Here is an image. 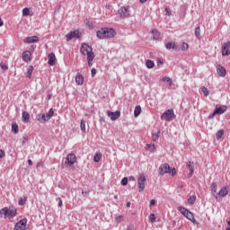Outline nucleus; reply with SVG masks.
Masks as SVG:
<instances>
[{
  "label": "nucleus",
  "mask_w": 230,
  "mask_h": 230,
  "mask_svg": "<svg viewBox=\"0 0 230 230\" xmlns=\"http://www.w3.org/2000/svg\"><path fill=\"white\" fill-rule=\"evenodd\" d=\"M162 82H167L169 87H172V85H173V82L172 81V78L168 76L163 77Z\"/></svg>",
  "instance_id": "obj_27"
},
{
  "label": "nucleus",
  "mask_w": 230,
  "mask_h": 230,
  "mask_svg": "<svg viewBox=\"0 0 230 230\" xmlns=\"http://www.w3.org/2000/svg\"><path fill=\"white\" fill-rule=\"evenodd\" d=\"M82 195L83 197H87V195H89V191H82Z\"/></svg>",
  "instance_id": "obj_62"
},
{
  "label": "nucleus",
  "mask_w": 230,
  "mask_h": 230,
  "mask_svg": "<svg viewBox=\"0 0 230 230\" xmlns=\"http://www.w3.org/2000/svg\"><path fill=\"white\" fill-rule=\"evenodd\" d=\"M86 24L88 25V28H93V22H86Z\"/></svg>",
  "instance_id": "obj_64"
},
{
  "label": "nucleus",
  "mask_w": 230,
  "mask_h": 230,
  "mask_svg": "<svg viewBox=\"0 0 230 230\" xmlns=\"http://www.w3.org/2000/svg\"><path fill=\"white\" fill-rule=\"evenodd\" d=\"M22 58L23 62H30L31 60V52L30 50L23 51Z\"/></svg>",
  "instance_id": "obj_15"
},
{
  "label": "nucleus",
  "mask_w": 230,
  "mask_h": 230,
  "mask_svg": "<svg viewBox=\"0 0 230 230\" xmlns=\"http://www.w3.org/2000/svg\"><path fill=\"white\" fill-rule=\"evenodd\" d=\"M218 195H219V197H226V195H227V188L223 187V188L219 190V192L217 193V197H218Z\"/></svg>",
  "instance_id": "obj_26"
},
{
  "label": "nucleus",
  "mask_w": 230,
  "mask_h": 230,
  "mask_svg": "<svg viewBox=\"0 0 230 230\" xmlns=\"http://www.w3.org/2000/svg\"><path fill=\"white\" fill-rule=\"evenodd\" d=\"M14 230H26V219H22L14 226Z\"/></svg>",
  "instance_id": "obj_9"
},
{
  "label": "nucleus",
  "mask_w": 230,
  "mask_h": 230,
  "mask_svg": "<svg viewBox=\"0 0 230 230\" xmlns=\"http://www.w3.org/2000/svg\"><path fill=\"white\" fill-rule=\"evenodd\" d=\"M222 55L223 57H227V55H230V41L224 43L222 47Z\"/></svg>",
  "instance_id": "obj_10"
},
{
  "label": "nucleus",
  "mask_w": 230,
  "mask_h": 230,
  "mask_svg": "<svg viewBox=\"0 0 230 230\" xmlns=\"http://www.w3.org/2000/svg\"><path fill=\"white\" fill-rule=\"evenodd\" d=\"M149 220H150L151 224H155V214L149 215Z\"/></svg>",
  "instance_id": "obj_48"
},
{
  "label": "nucleus",
  "mask_w": 230,
  "mask_h": 230,
  "mask_svg": "<svg viewBox=\"0 0 230 230\" xmlns=\"http://www.w3.org/2000/svg\"><path fill=\"white\" fill-rule=\"evenodd\" d=\"M178 211H180V213H181V215H183V217H187L188 220H190L193 224H199L195 220V217H193V213L190 212V210H188L186 208L179 207Z\"/></svg>",
  "instance_id": "obj_2"
},
{
  "label": "nucleus",
  "mask_w": 230,
  "mask_h": 230,
  "mask_svg": "<svg viewBox=\"0 0 230 230\" xmlns=\"http://www.w3.org/2000/svg\"><path fill=\"white\" fill-rule=\"evenodd\" d=\"M201 91L204 94V96H209V90L206 88V86L201 87Z\"/></svg>",
  "instance_id": "obj_46"
},
{
  "label": "nucleus",
  "mask_w": 230,
  "mask_h": 230,
  "mask_svg": "<svg viewBox=\"0 0 230 230\" xmlns=\"http://www.w3.org/2000/svg\"><path fill=\"white\" fill-rule=\"evenodd\" d=\"M127 184H128V178L124 177V178L121 180V185H122V186H127Z\"/></svg>",
  "instance_id": "obj_49"
},
{
  "label": "nucleus",
  "mask_w": 230,
  "mask_h": 230,
  "mask_svg": "<svg viewBox=\"0 0 230 230\" xmlns=\"http://www.w3.org/2000/svg\"><path fill=\"white\" fill-rule=\"evenodd\" d=\"M156 64H157L158 66H163V64H164L163 59L161 58H158L156 59Z\"/></svg>",
  "instance_id": "obj_52"
},
{
  "label": "nucleus",
  "mask_w": 230,
  "mask_h": 230,
  "mask_svg": "<svg viewBox=\"0 0 230 230\" xmlns=\"http://www.w3.org/2000/svg\"><path fill=\"white\" fill-rule=\"evenodd\" d=\"M80 128H81V132H85V120L81 119Z\"/></svg>",
  "instance_id": "obj_40"
},
{
  "label": "nucleus",
  "mask_w": 230,
  "mask_h": 230,
  "mask_svg": "<svg viewBox=\"0 0 230 230\" xmlns=\"http://www.w3.org/2000/svg\"><path fill=\"white\" fill-rule=\"evenodd\" d=\"M187 168H189L190 170V173H189V179L191 177V175H193V172H195V165L193 164V162L189 161L187 162Z\"/></svg>",
  "instance_id": "obj_19"
},
{
  "label": "nucleus",
  "mask_w": 230,
  "mask_h": 230,
  "mask_svg": "<svg viewBox=\"0 0 230 230\" xmlns=\"http://www.w3.org/2000/svg\"><path fill=\"white\" fill-rule=\"evenodd\" d=\"M149 206L150 207L155 206V199H151L150 202H149Z\"/></svg>",
  "instance_id": "obj_60"
},
{
  "label": "nucleus",
  "mask_w": 230,
  "mask_h": 230,
  "mask_svg": "<svg viewBox=\"0 0 230 230\" xmlns=\"http://www.w3.org/2000/svg\"><path fill=\"white\" fill-rule=\"evenodd\" d=\"M217 73L219 76H226V67L222 66V65H217Z\"/></svg>",
  "instance_id": "obj_17"
},
{
  "label": "nucleus",
  "mask_w": 230,
  "mask_h": 230,
  "mask_svg": "<svg viewBox=\"0 0 230 230\" xmlns=\"http://www.w3.org/2000/svg\"><path fill=\"white\" fill-rule=\"evenodd\" d=\"M118 13L121 19H127V17L130 16L128 7H120L118 11Z\"/></svg>",
  "instance_id": "obj_6"
},
{
  "label": "nucleus",
  "mask_w": 230,
  "mask_h": 230,
  "mask_svg": "<svg viewBox=\"0 0 230 230\" xmlns=\"http://www.w3.org/2000/svg\"><path fill=\"white\" fill-rule=\"evenodd\" d=\"M222 136H224V129L218 130L216 134L217 139H222Z\"/></svg>",
  "instance_id": "obj_38"
},
{
  "label": "nucleus",
  "mask_w": 230,
  "mask_h": 230,
  "mask_svg": "<svg viewBox=\"0 0 230 230\" xmlns=\"http://www.w3.org/2000/svg\"><path fill=\"white\" fill-rule=\"evenodd\" d=\"M22 15H23V17H26V16L30 15V8H28V7L23 8L22 9Z\"/></svg>",
  "instance_id": "obj_41"
},
{
  "label": "nucleus",
  "mask_w": 230,
  "mask_h": 230,
  "mask_svg": "<svg viewBox=\"0 0 230 230\" xmlns=\"http://www.w3.org/2000/svg\"><path fill=\"white\" fill-rule=\"evenodd\" d=\"M38 121H40V123H46V121H49V119H48L46 114H39Z\"/></svg>",
  "instance_id": "obj_23"
},
{
  "label": "nucleus",
  "mask_w": 230,
  "mask_h": 230,
  "mask_svg": "<svg viewBox=\"0 0 230 230\" xmlns=\"http://www.w3.org/2000/svg\"><path fill=\"white\" fill-rule=\"evenodd\" d=\"M55 114V111H53V108H51L49 112L46 114L47 119H51L53 118V115Z\"/></svg>",
  "instance_id": "obj_37"
},
{
  "label": "nucleus",
  "mask_w": 230,
  "mask_h": 230,
  "mask_svg": "<svg viewBox=\"0 0 230 230\" xmlns=\"http://www.w3.org/2000/svg\"><path fill=\"white\" fill-rule=\"evenodd\" d=\"M5 154H4V150L0 149V159H3V157H4Z\"/></svg>",
  "instance_id": "obj_58"
},
{
  "label": "nucleus",
  "mask_w": 230,
  "mask_h": 230,
  "mask_svg": "<svg viewBox=\"0 0 230 230\" xmlns=\"http://www.w3.org/2000/svg\"><path fill=\"white\" fill-rule=\"evenodd\" d=\"M27 201H28V197L23 196L19 199L18 204L19 206H24Z\"/></svg>",
  "instance_id": "obj_30"
},
{
  "label": "nucleus",
  "mask_w": 230,
  "mask_h": 230,
  "mask_svg": "<svg viewBox=\"0 0 230 230\" xmlns=\"http://www.w3.org/2000/svg\"><path fill=\"white\" fill-rule=\"evenodd\" d=\"M80 51L82 55L89 57V55H94V52H93V47L89 46L87 43H83L81 45Z\"/></svg>",
  "instance_id": "obj_4"
},
{
  "label": "nucleus",
  "mask_w": 230,
  "mask_h": 230,
  "mask_svg": "<svg viewBox=\"0 0 230 230\" xmlns=\"http://www.w3.org/2000/svg\"><path fill=\"white\" fill-rule=\"evenodd\" d=\"M0 66L3 71H8V66L4 65L3 62L1 63Z\"/></svg>",
  "instance_id": "obj_51"
},
{
  "label": "nucleus",
  "mask_w": 230,
  "mask_h": 230,
  "mask_svg": "<svg viewBox=\"0 0 230 230\" xmlns=\"http://www.w3.org/2000/svg\"><path fill=\"white\" fill-rule=\"evenodd\" d=\"M165 48H166V49H179L177 44H175V42H173V41L167 42L165 44Z\"/></svg>",
  "instance_id": "obj_21"
},
{
  "label": "nucleus",
  "mask_w": 230,
  "mask_h": 230,
  "mask_svg": "<svg viewBox=\"0 0 230 230\" xmlns=\"http://www.w3.org/2000/svg\"><path fill=\"white\" fill-rule=\"evenodd\" d=\"M33 73V66H29L27 68V77L31 78V74Z\"/></svg>",
  "instance_id": "obj_35"
},
{
  "label": "nucleus",
  "mask_w": 230,
  "mask_h": 230,
  "mask_svg": "<svg viewBox=\"0 0 230 230\" xmlns=\"http://www.w3.org/2000/svg\"><path fill=\"white\" fill-rule=\"evenodd\" d=\"M168 173H170V175H172V177H174L175 173H177V171L175 170V168H171L169 167V172Z\"/></svg>",
  "instance_id": "obj_47"
},
{
  "label": "nucleus",
  "mask_w": 230,
  "mask_h": 230,
  "mask_svg": "<svg viewBox=\"0 0 230 230\" xmlns=\"http://www.w3.org/2000/svg\"><path fill=\"white\" fill-rule=\"evenodd\" d=\"M26 143H28V137H23L22 141V146H24V145H26Z\"/></svg>",
  "instance_id": "obj_53"
},
{
  "label": "nucleus",
  "mask_w": 230,
  "mask_h": 230,
  "mask_svg": "<svg viewBox=\"0 0 230 230\" xmlns=\"http://www.w3.org/2000/svg\"><path fill=\"white\" fill-rule=\"evenodd\" d=\"M169 172H170V164H163L158 168L159 175H164L165 173H168Z\"/></svg>",
  "instance_id": "obj_8"
},
{
  "label": "nucleus",
  "mask_w": 230,
  "mask_h": 230,
  "mask_svg": "<svg viewBox=\"0 0 230 230\" xmlns=\"http://www.w3.org/2000/svg\"><path fill=\"white\" fill-rule=\"evenodd\" d=\"M175 118H176L175 113L172 109L165 111L164 114L161 116V119H164V121H173Z\"/></svg>",
  "instance_id": "obj_3"
},
{
  "label": "nucleus",
  "mask_w": 230,
  "mask_h": 230,
  "mask_svg": "<svg viewBox=\"0 0 230 230\" xmlns=\"http://www.w3.org/2000/svg\"><path fill=\"white\" fill-rule=\"evenodd\" d=\"M146 150H151V152H155V146L147 144L146 146Z\"/></svg>",
  "instance_id": "obj_39"
},
{
  "label": "nucleus",
  "mask_w": 230,
  "mask_h": 230,
  "mask_svg": "<svg viewBox=\"0 0 230 230\" xmlns=\"http://www.w3.org/2000/svg\"><path fill=\"white\" fill-rule=\"evenodd\" d=\"M57 201L58 202V206L59 208H62V199L58 198V199H57Z\"/></svg>",
  "instance_id": "obj_57"
},
{
  "label": "nucleus",
  "mask_w": 230,
  "mask_h": 230,
  "mask_svg": "<svg viewBox=\"0 0 230 230\" xmlns=\"http://www.w3.org/2000/svg\"><path fill=\"white\" fill-rule=\"evenodd\" d=\"M159 134H161V131H157L156 133H153V135H152L153 141H157V139H159Z\"/></svg>",
  "instance_id": "obj_42"
},
{
  "label": "nucleus",
  "mask_w": 230,
  "mask_h": 230,
  "mask_svg": "<svg viewBox=\"0 0 230 230\" xmlns=\"http://www.w3.org/2000/svg\"><path fill=\"white\" fill-rule=\"evenodd\" d=\"M145 182H146L145 174H140L137 181L139 193L145 191Z\"/></svg>",
  "instance_id": "obj_5"
},
{
  "label": "nucleus",
  "mask_w": 230,
  "mask_h": 230,
  "mask_svg": "<svg viewBox=\"0 0 230 230\" xmlns=\"http://www.w3.org/2000/svg\"><path fill=\"white\" fill-rule=\"evenodd\" d=\"M75 84H77V85H84V75H82V74L78 73L76 75Z\"/></svg>",
  "instance_id": "obj_20"
},
{
  "label": "nucleus",
  "mask_w": 230,
  "mask_h": 230,
  "mask_svg": "<svg viewBox=\"0 0 230 230\" xmlns=\"http://www.w3.org/2000/svg\"><path fill=\"white\" fill-rule=\"evenodd\" d=\"M122 220H123V216H118L117 217H115V222L117 224H121Z\"/></svg>",
  "instance_id": "obj_50"
},
{
  "label": "nucleus",
  "mask_w": 230,
  "mask_h": 230,
  "mask_svg": "<svg viewBox=\"0 0 230 230\" xmlns=\"http://www.w3.org/2000/svg\"><path fill=\"white\" fill-rule=\"evenodd\" d=\"M127 230H136V228L134 227L133 225H129L128 226Z\"/></svg>",
  "instance_id": "obj_59"
},
{
  "label": "nucleus",
  "mask_w": 230,
  "mask_h": 230,
  "mask_svg": "<svg viewBox=\"0 0 230 230\" xmlns=\"http://www.w3.org/2000/svg\"><path fill=\"white\" fill-rule=\"evenodd\" d=\"M141 114V106H136L135 111H134V117L137 118Z\"/></svg>",
  "instance_id": "obj_29"
},
{
  "label": "nucleus",
  "mask_w": 230,
  "mask_h": 230,
  "mask_svg": "<svg viewBox=\"0 0 230 230\" xmlns=\"http://www.w3.org/2000/svg\"><path fill=\"white\" fill-rule=\"evenodd\" d=\"M214 111L217 112V114H224V112L227 111V106L217 105Z\"/></svg>",
  "instance_id": "obj_16"
},
{
  "label": "nucleus",
  "mask_w": 230,
  "mask_h": 230,
  "mask_svg": "<svg viewBox=\"0 0 230 230\" xmlns=\"http://www.w3.org/2000/svg\"><path fill=\"white\" fill-rule=\"evenodd\" d=\"M27 163L29 166H33V162L31 161V159H29Z\"/></svg>",
  "instance_id": "obj_63"
},
{
  "label": "nucleus",
  "mask_w": 230,
  "mask_h": 230,
  "mask_svg": "<svg viewBox=\"0 0 230 230\" xmlns=\"http://www.w3.org/2000/svg\"><path fill=\"white\" fill-rule=\"evenodd\" d=\"M40 39L38 36H30L27 37V39L25 40V42H27L28 44H35V42H39Z\"/></svg>",
  "instance_id": "obj_18"
},
{
  "label": "nucleus",
  "mask_w": 230,
  "mask_h": 230,
  "mask_svg": "<svg viewBox=\"0 0 230 230\" xmlns=\"http://www.w3.org/2000/svg\"><path fill=\"white\" fill-rule=\"evenodd\" d=\"M22 119L24 123H30V113L28 111H22Z\"/></svg>",
  "instance_id": "obj_22"
},
{
  "label": "nucleus",
  "mask_w": 230,
  "mask_h": 230,
  "mask_svg": "<svg viewBox=\"0 0 230 230\" xmlns=\"http://www.w3.org/2000/svg\"><path fill=\"white\" fill-rule=\"evenodd\" d=\"M217 114V111L214 110V111L208 116V119H213L215 118V115Z\"/></svg>",
  "instance_id": "obj_54"
},
{
  "label": "nucleus",
  "mask_w": 230,
  "mask_h": 230,
  "mask_svg": "<svg viewBox=\"0 0 230 230\" xmlns=\"http://www.w3.org/2000/svg\"><path fill=\"white\" fill-rule=\"evenodd\" d=\"M146 66L147 69H154V67H155V63L153 60L147 59L146 61Z\"/></svg>",
  "instance_id": "obj_25"
},
{
  "label": "nucleus",
  "mask_w": 230,
  "mask_h": 230,
  "mask_svg": "<svg viewBox=\"0 0 230 230\" xmlns=\"http://www.w3.org/2000/svg\"><path fill=\"white\" fill-rule=\"evenodd\" d=\"M97 39L101 40L105 39H112L116 37V30L109 27H104L96 31Z\"/></svg>",
  "instance_id": "obj_1"
},
{
  "label": "nucleus",
  "mask_w": 230,
  "mask_h": 230,
  "mask_svg": "<svg viewBox=\"0 0 230 230\" xmlns=\"http://www.w3.org/2000/svg\"><path fill=\"white\" fill-rule=\"evenodd\" d=\"M108 118L111 119V121H116L120 116H121V111H107Z\"/></svg>",
  "instance_id": "obj_7"
},
{
  "label": "nucleus",
  "mask_w": 230,
  "mask_h": 230,
  "mask_svg": "<svg viewBox=\"0 0 230 230\" xmlns=\"http://www.w3.org/2000/svg\"><path fill=\"white\" fill-rule=\"evenodd\" d=\"M71 32H72L74 39H80V37H82V34H80V31H78V30L72 31Z\"/></svg>",
  "instance_id": "obj_34"
},
{
  "label": "nucleus",
  "mask_w": 230,
  "mask_h": 230,
  "mask_svg": "<svg viewBox=\"0 0 230 230\" xmlns=\"http://www.w3.org/2000/svg\"><path fill=\"white\" fill-rule=\"evenodd\" d=\"M0 215L1 217H4V218H6V217H8V208L5 207L0 209Z\"/></svg>",
  "instance_id": "obj_28"
},
{
  "label": "nucleus",
  "mask_w": 230,
  "mask_h": 230,
  "mask_svg": "<svg viewBox=\"0 0 230 230\" xmlns=\"http://www.w3.org/2000/svg\"><path fill=\"white\" fill-rule=\"evenodd\" d=\"M151 33L153 35L154 40H159V37L161 35V33H159V31H157L156 29H153L151 31Z\"/></svg>",
  "instance_id": "obj_24"
},
{
  "label": "nucleus",
  "mask_w": 230,
  "mask_h": 230,
  "mask_svg": "<svg viewBox=\"0 0 230 230\" xmlns=\"http://www.w3.org/2000/svg\"><path fill=\"white\" fill-rule=\"evenodd\" d=\"M128 181H129V182H135L136 183V178L134 176H129Z\"/></svg>",
  "instance_id": "obj_55"
},
{
  "label": "nucleus",
  "mask_w": 230,
  "mask_h": 230,
  "mask_svg": "<svg viewBox=\"0 0 230 230\" xmlns=\"http://www.w3.org/2000/svg\"><path fill=\"white\" fill-rule=\"evenodd\" d=\"M181 48V51H186L190 48V45H188V43L186 42H182Z\"/></svg>",
  "instance_id": "obj_43"
},
{
  "label": "nucleus",
  "mask_w": 230,
  "mask_h": 230,
  "mask_svg": "<svg viewBox=\"0 0 230 230\" xmlns=\"http://www.w3.org/2000/svg\"><path fill=\"white\" fill-rule=\"evenodd\" d=\"M91 74H92V78H94V76L96 75V70H95V68H92Z\"/></svg>",
  "instance_id": "obj_56"
},
{
  "label": "nucleus",
  "mask_w": 230,
  "mask_h": 230,
  "mask_svg": "<svg viewBox=\"0 0 230 230\" xmlns=\"http://www.w3.org/2000/svg\"><path fill=\"white\" fill-rule=\"evenodd\" d=\"M217 188H218L217 182H212L210 186L211 193L215 197L216 200H218V193H217Z\"/></svg>",
  "instance_id": "obj_13"
},
{
  "label": "nucleus",
  "mask_w": 230,
  "mask_h": 230,
  "mask_svg": "<svg viewBox=\"0 0 230 230\" xmlns=\"http://www.w3.org/2000/svg\"><path fill=\"white\" fill-rule=\"evenodd\" d=\"M66 160L68 164L73 165L75 163H76V155L75 154H68Z\"/></svg>",
  "instance_id": "obj_12"
},
{
  "label": "nucleus",
  "mask_w": 230,
  "mask_h": 230,
  "mask_svg": "<svg viewBox=\"0 0 230 230\" xmlns=\"http://www.w3.org/2000/svg\"><path fill=\"white\" fill-rule=\"evenodd\" d=\"M48 64L49 66H55L56 61H57V57L55 56V53H50L48 55Z\"/></svg>",
  "instance_id": "obj_14"
},
{
  "label": "nucleus",
  "mask_w": 230,
  "mask_h": 230,
  "mask_svg": "<svg viewBox=\"0 0 230 230\" xmlns=\"http://www.w3.org/2000/svg\"><path fill=\"white\" fill-rule=\"evenodd\" d=\"M93 60H94V55H93V54L88 55L87 62H88L89 67H91V66H93Z\"/></svg>",
  "instance_id": "obj_33"
},
{
  "label": "nucleus",
  "mask_w": 230,
  "mask_h": 230,
  "mask_svg": "<svg viewBox=\"0 0 230 230\" xmlns=\"http://www.w3.org/2000/svg\"><path fill=\"white\" fill-rule=\"evenodd\" d=\"M12 130H13V134H19V125H17V123H13Z\"/></svg>",
  "instance_id": "obj_32"
},
{
  "label": "nucleus",
  "mask_w": 230,
  "mask_h": 230,
  "mask_svg": "<svg viewBox=\"0 0 230 230\" xmlns=\"http://www.w3.org/2000/svg\"><path fill=\"white\" fill-rule=\"evenodd\" d=\"M196 200H197V196L195 195L190 196V198L188 199V202L189 204H190V206H193Z\"/></svg>",
  "instance_id": "obj_31"
},
{
  "label": "nucleus",
  "mask_w": 230,
  "mask_h": 230,
  "mask_svg": "<svg viewBox=\"0 0 230 230\" xmlns=\"http://www.w3.org/2000/svg\"><path fill=\"white\" fill-rule=\"evenodd\" d=\"M13 217H17V208L13 206H10L8 208V216L7 217L10 219L13 218Z\"/></svg>",
  "instance_id": "obj_11"
},
{
  "label": "nucleus",
  "mask_w": 230,
  "mask_h": 230,
  "mask_svg": "<svg viewBox=\"0 0 230 230\" xmlns=\"http://www.w3.org/2000/svg\"><path fill=\"white\" fill-rule=\"evenodd\" d=\"M166 15L170 16L172 15V13L170 12V9L168 7L165 8Z\"/></svg>",
  "instance_id": "obj_61"
},
{
  "label": "nucleus",
  "mask_w": 230,
  "mask_h": 230,
  "mask_svg": "<svg viewBox=\"0 0 230 230\" xmlns=\"http://www.w3.org/2000/svg\"><path fill=\"white\" fill-rule=\"evenodd\" d=\"M102 159V154L96 153L93 156L94 163H100V160Z\"/></svg>",
  "instance_id": "obj_36"
},
{
  "label": "nucleus",
  "mask_w": 230,
  "mask_h": 230,
  "mask_svg": "<svg viewBox=\"0 0 230 230\" xmlns=\"http://www.w3.org/2000/svg\"><path fill=\"white\" fill-rule=\"evenodd\" d=\"M195 37H197L199 40H200V27H197L195 29Z\"/></svg>",
  "instance_id": "obj_44"
},
{
  "label": "nucleus",
  "mask_w": 230,
  "mask_h": 230,
  "mask_svg": "<svg viewBox=\"0 0 230 230\" xmlns=\"http://www.w3.org/2000/svg\"><path fill=\"white\" fill-rule=\"evenodd\" d=\"M66 42H69V40H73L74 39L73 32L70 31L68 34H66Z\"/></svg>",
  "instance_id": "obj_45"
}]
</instances>
